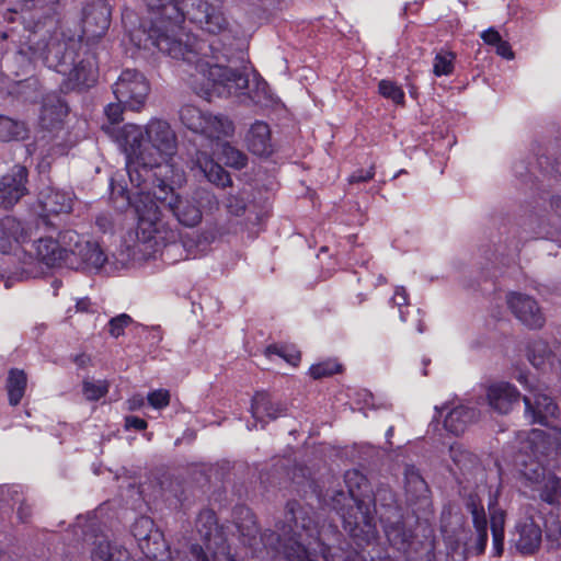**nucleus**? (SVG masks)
Instances as JSON below:
<instances>
[{"label": "nucleus", "mask_w": 561, "mask_h": 561, "mask_svg": "<svg viewBox=\"0 0 561 561\" xmlns=\"http://www.w3.org/2000/svg\"><path fill=\"white\" fill-rule=\"evenodd\" d=\"M140 1L157 16L148 31H139V45L145 49L157 47L171 58L194 66L213 89L222 87L228 93H238L248 88L249 79L243 72L224 65L228 58L219 47L179 27L178 0Z\"/></svg>", "instance_id": "obj_1"}, {"label": "nucleus", "mask_w": 561, "mask_h": 561, "mask_svg": "<svg viewBox=\"0 0 561 561\" xmlns=\"http://www.w3.org/2000/svg\"><path fill=\"white\" fill-rule=\"evenodd\" d=\"M275 531L287 561H354L352 550L334 546L337 526L308 504L288 501Z\"/></svg>", "instance_id": "obj_2"}, {"label": "nucleus", "mask_w": 561, "mask_h": 561, "mask_svg": "<svg viewBox=\"0 0 561 561\" xmlns=\"http://www.w3.org/2000/svg\"><path fill=\"white\" fill-rule=\"evenodd\" d=\"M126 168L130 183L137 188L133 208L138 218L135 245L138 252H142L141 247L147 244L154 252L159 245L175 242L178 232L163 220L153 196V191L170 186L161 178L169 165L160 163L153 152H148L144 157L127 160Z\"/></svg>", "instance_id": "obj_3"}, {"label": "nucleus", "mask_w": 561, "mask_h": 561, "mask_svg": "<svg viewBox=\"0 0 561 561\" xmlns=\"http://www.w3.org/2000/svg\"><path fill=\"white\" fill-rule=\"evenodd\" d=\"M37 31L34 37L37 36ZM48 68L65 76L61 90L69 92L88 89L98 78L96 54L75 37L54 32L47 42L30 39Z\"/></svg>", "instance_id": "obj_4"}, {"label": "nucleus", "mask_w": 561, "mask_h": 561, "mask_svg": "<svg viewBox=\"0 0 561 561\" xmlns=\"http://www.w3.org/2000/svg\"><path fill=\"white\" fill-rule=\"evenodd\" d=\"M347 492L357 501L356 513L344 515V529L354 539L369 542L375 538L373 523L371 488L367 478L358 470H348L344 474Z\"/></svg>", "instance_id": "obj_5"}, {"label": "nucleus", "mask_w": 561, "mask_h": 561, "mask_svg": "<svg viewBox=\"0 0 561 561\" xmlns=\"http://www.w3.org/2000/svg\"><path fill=\"white\" fill-rule=\"evenodd\" d=\"M153 196L171 211L176 221L186 228H194L202 222L203 203H216L215 196L204 188L194 191L192 195H180L172 186L153 191Z\"/></svg>", "instance_id": "obj_6"}, {"label": "nucleus", "mask_w": 561, "mask_h": 561, "mask_svg": "<svg viewBox=\"0 0 561 561\" xmlns=\"http://www.w3.org/2000/svg\"><path fill=\"white\" fill-rule=\"evenodd\" d=\"M180 119L187 129L203 136L211 146H219L234 133V125L229 117L203 112L193 105L180 110Z\"/></svg>", "instance_id": "obj_7"}, {"label": "nucleus", "mask_w": 561, "mask_h": 561, "mask_svg": "<svg viewBox=\"0 0 561 561\" xmlns=\"http://www.w3.org/2000/svg\"><path fill=\"white\" fill-rule=\"evenodd\" d=\"M522 449L534 457V461L525 466L523 474L533 482H539L545 477L542 458L558 449L561 450V428L533 430L528 433Z\"/></svg>", "instance_id": "obj_8"}, {"label": "nucleus", "mask_w": 561, "mask_h": 561, "mask_svg": "<svg viewBox=\"0 0 561 561\" xmlns=\"http://www.w3.org/2000/svg\"><path fill=\"white\" fill-rule=\"evenodd\" d=\"M181 13L179 25L187 19L209 34H220L229 30L230 23L220 5L214 0H178Z\"/></svg>", "instance_id": "obj_9"}, {"label": "nucleus", "mask_w": 561, "mask_h": 561, "mask_svg": "<svg viewBox=\"0 0 561 561\" xmlns=\"http://www.w3.org/2000/svg\"><path fill=\"white\" fill-rule=\"evenodd\" d=\"M449 456L455 465L450 471L465 492H476L486 483L485 469L473 453L456 443L450 445Z\"/></svg>", "instance_id": "obj_10"}, {"label": "nucleus", "mask_w": 561, "mask_h": 561, "mask_svg": "<svg viewBox=\"0 0 561 561\" xmlns=\"http://www.w3.org/2000/svg\"><path fill=\"white\" fill-rule=\"evenodd\" d=\"M149 91V82L141 72L135 69L124 70L113 85L117 101L133 111H139L144 106Z\"/></svg>", "instance_id": "obj_11"}, {"label": "nucleus", "mask_w": 561, "mask_h": 561, "mask_svg": "<svg viewBox=\"0 0 561 561\" xmlns=\"http://www.w3.org/2000/svg\"><path fill=\"white\" fill-rule=\"evenodd\" d=\"M196 528L204 542L206 554L210 553L215 559L218 554H224L226 561H237L226 552V537L222 528L217 523L214 511H202L196 520Z\"/></svg>", "instance_id": "obj_12"}, {"label": "nucleus", "mask_w": 561, "mask_h": 561, "mask_svg": "<svg viewBox=\"0 0 561 561\" xmlns=\"http://www.w3.org/2000/svg\"><path fill=\"white\" fill-rule=\"evenodd\" d=\"M148 151L154 157L170 158L178 149V138L171 125L162 119H151L145 127Z\"/></svg>", "instance_id": "obj_13"}, {"label": "nucleus", "mask_w": 561, "mask_h": 561, "mask_svg": "<svg viewBox=\"0 0 561 561\" xmlns=\"http://www.w3.org/2000/svg\"><path fill=\"white\" fill-rule=\"evenodd\" d=\"M506 304L515 318L529 330L543 328L546 316L534 297L512 291L506 296Z\"/></svg>", "instance_id": "obj_14"}, {"label": "nucleus", "mask_w": 561, "mask_h": 561, "mask_svg": "<svg viewBox=\"0 0 561 561\" xmlns=\"http://www.w3.org/2000/svg\"><path fill=\"white\" fill-rule=\"evenodd\" d=\"M111 7L105 0L88 3L82 10V31L88 38L103 36L111 24Z\"/></svg>", "instance_id": "obj_15"}, {"label": "nucleus", "mask_w": 561, "mask_h": 561, "mask_svg": "<svg viewBox=\"0 0 561 561\" xmlns=\"http://www.w3.org/2000/svg\"><path fill=\"white\" fill-rule=\"evenodd\" d=\"M27 169L23 165H14L0 180V207L5 209L14 206L27 194Z\"/></svg>", "instance_id": "obj_16"}, {"label": "nucleus", "mask_w": 561, "mask_h": 561, "mask_svg": "<svg viewBox=\"0 0 561 561\" xmlns=\"http://www.w3.org/2000/svg\"><path fill=\"white\" fill-rule=\"evenodd\" d=\"M115 140L126 154V161L148 154V145L145 129L135 124H126L121 127Z\"/></svg>", "instance_id": "obj_17"}, {"label": "nucleus", "mask_w": 561, "mask_h": 561, "mask_svg": "<svg viewBox=\"0 0 561 561\" xmlns=\"http://www.w3.org/2000/svg\"><path fill=\"white\" fill-rule=\"evenodd\" d=\"M191 169L203 175L208 182L226 187L231 184L229 173L206 151L196 149L190 154Z\"/></svg>", "instance_id": "obj_18"}, {"label": "nucleus", "mask_w": 561, "mask_h": 561, "mask_svg": "<svg viewBox=\"0 0 561 561\" xmlns=\"http://www.w3.org/2000/svg\"><path fill=\"white\" fill-rule=\"evenodd\" d=\"M72 257L67 262L76 268L100 270L107 261L106 254L101 247L88 240L71 249Z\"/></svg>", "instance_id": "obj_19"}, {"label": "nucleus", "mask_w": 561, "mask_h": 561, "mask_svg": "<svg viewBox=\"0 0 561 561\" xmlns=\"http://www.w3.org/2000/svg\"><path fill=\"white\" fill-rule=\"evenodd\" d=\"M523 400L525 402V411L531 416V422L549 426V417L554 416L558 411L553 399L538 389H531V394H525Z\"/></svg>", "instance_id": "obj_20"}, {"label": "nucleus", "mask_w": 561, "mask_h": 561, "mask_svg": "<svg viewBox=\"0 0 561 561\" xmlns=\"http://www.w3.org/2000/svg\"><path fill=\"white\" fill-rule=\"evenodd\" d=\"M512 541L520 553L533 554L541 545V529L533 518H525L516 524Z\"/></svg>", "instance_id": "obj_21"}, {"label": "nucleus", "mask_w": 561, "mask_h": 561, "mask_svg": "<svg viewBox=\"0 0 561 561\" xmlns=\"http://www.w3.org/2000/svg\"><path fill=\"white\" fill-rule=\"evenodd\" d=\"M380 523L390 545L399 551H405L411 542L413 534L404 524L403 512H392L391 515H386Z\"/></svg>", "instance_id": "obj_22"}, {"label": "nucleus", "mask_w": 561, "mask_h": 561, "mask_svg": "<svg viewBox=\"0 0 561 561\" xmlns=\"http://www.w3.org/2000/svg\"><path fill=\"white\" fill-rule=\"evenodd\" d=\"M32 232L23 224L12 216L0 217V251L5 254L14 245L31 239Z\"/></svg>", "instance_id": "obj_23"}, {"label": "nucleus", "mask_w": 561, "mask_h": 561, "mask_svg": "<svg viewBox=\"0 0 561 561\" xmlns=\"http://www.w3.org/2000/svg\"><path fill=\"white\" fill-rule=\"evenodd\" d=\"M520 393L511 383L502 381L491 385L488 389V401L492 409L501 414L508 413L517 404Z\"/></svg>", "instance_id": "obj_24"}, {"label": "nucleus", "mask_w": 561, "mask_h": 561, "mask_svg": "<svg viewBox=\"0 0 561 561\" xmlns=\"http://www.w3.org/2000/svg\"><path fill=\"white\" fill-rule=\"evenodd\" d=\"M404 490L410 504L426 505L430 501L431 490L419 469L413 465H407L404 468Z\"/></svg>", "instance_id": "obj_25"}, {"label": "nucleus", "mask_w": 561, "mask_h": 561, "mask_svg": "<svg viewBox=\"0 0 561 561\" xmlns=\"http://www.w3.org/2000/svg\"><path fill=\"white\" fill-rule=\"evenodd\" d=\"M245 141L248 149L255 156L268 157L273 153L270 126L261 121L251 125Z\"/></svg>", "instance_id": "obj_26"}, {"label": "nucleus", "mask_w": 561, "mask_h": 561, "mask_svg": "<svg viewBox=\"0 0 561 561\" xmlns=\"http://www.w3.org/2000/svg\"><path fill=\"white\" fill-rule=\"evenodd\" d=\"M371 511H373V523L376 529L375 515L378 514L379 520L386 515H391L392 512L401 513L402 507L398 504L396 494L389 485L380 484L375 491L371 490Z\"/></svg>", "instance_id": "obj_27"}, {"label": "nucleus", "mask_w": 561, "mask_h": 561, "mask_svg": "<svg viewBox=\"0 0 561 561\" xmlns=\"http://www.w3.org/2000/svg\"><path fill=\"white\" fill-rule=\"evenodd\" d=\"M38 202L46 215H58L69 213L73 199L70 193L47 187L39 193Z\"/></svg>", "instance_id": "obj_28"}, {"label": "nucleus", "mask_w": 561, "mask_h": 561, "mask_svg": "<svg viewBox=\"0 0 561 561\" xmlns=\"http://www.w3.org/2000/svg\"><path fill=\"white\" fill-rule=\"evenodd\" d=\"M321 501L334 510L344 522V515L350 512L356 513L357 501L342 488L330 486L323 494H320Z\"/></svg>", "instance_id": "obj_29"}, {"label": "nucleus", "mask_w": 561, "mask_h": 561, "mask_svg": "<svg viewBox=\"0 0 561 561\" xmlns=\"http://www.w3.org/2000/svg\"><path fill=\"white\" fill-rule=\"evenodd\" d=\"M286 405L280 401H275L266 392H257L252 399L251 412L256 421H263L264 417L275 420L286 412Z\"/></svg>", "instance_id": "obj_30"}, {"label": "nucleus", "mask_w": 561, "mask_h": 561, "mask_svg": "<svg viewBox=\"0 0 561 561\" xmlns=\"http://www.w3.org/2000/svg\"><path fill=\"white\" fill-rule=\"evenodd\" d=\"M478 411L473 408L458 405L450 410L445 416V428L455 435L462 434L470 424L478 419Z\"/></svg>", "instance_id": "obj_31"}, {"label": "nucleus", "mask_w": 561, "mask_h": 561, "mask_svg": "<svg viewBox=\"0 0 561 561\" xmlns=\"http://www.w3.org/2000/svg\"><path fill=\"white\" fill-rule=\"evenodd\" d=\"M35 254L38 261L47 266H55L65 259V250L59 242L51 237H39L34 240Z\"/></svg>", "instance_id": "obj_32"}, {"label": "nucleus", "mask_w": 561, "mask_h": 561, "mask_svg": "<svg viewBox=\"0 0 561 561\" xmlns=\"http://www.w3.org/2000/svg\"><path fill=\"white\" fill-rule=\"evenodd\" d=\"M92 561H128L129 553L122 546L112 543L105 537H99L91 551Z\"/></svg>", "instance_id": "obj_33"}, {"label": "nucleus", "mask_w": 561, "mask_h": 561, "mask_svg": "<svg viewBox=\"0 0 561 561\" xmlns=\"http://www.w3.org/2000/svg\"><path fill=\"white\" fill-rule=\"evenodd\" d=\"M236 526L242 542L249 547H254L261 539L260 528L255 522L253 514L248 510L240 511L239 520Z\"/></svg>", "instance_id": "obj_34"}, {"label": "nucleus", "mask_w": 561, "mask_h": 561, "mask_svg": "<svg viewBox=\"0 0 561 561\" xmlns=\"http://www.w3.org/2000/svg\"><path fill=\"white\" fill-rule=\"evenodd\" d=\"M27 386V376L24 370L11 368L8 373L5 389L9 403L12 407L18 405L24 397Z\"/></svg>", "instance_id": "obj_35"}, {"label": "nucleus", "mask_w": 561, "mask_h": 561, "mask_svg": "<svg viewBox=\"0 0 561 561\" xmlns=\"http://www.w3.org/2000/svg\"><path fill=\"white\" fill-rule=\"evenodd\" d=\"M145 554L153 561H163V557L168 554V547L158 531L150 533L145 536L140 543Z\"/></svg>", "instance_id": "obj_36"}, {"label": "nucleus", "mask_w": 561, "mask_h": 561, "mask_svg": "<svg viewBox=\"0 0 561 561\" xmlns=\"http://www.w3.org/2000/svg\"><path fill=\"white\" fill-rule=\"evenodd\" d=\"M27 135L26 126L23 122L11 117L0 115V140L11 141L24 139Z\"/></svg>", "instance_id": "obj_37"}, {"label": "nucleus", "mask_w": 561, "mask_h": 561, "mask_svg": "<svg viewBox=\"0 0 561 561\" xmlns=\"http://www.w3.org/2000/svg\"><path fill=\"white\" fill-rule=\"evenodd\" d=\"M553 358V345L550 346L546 341L536 340L528 347V359L536 368L543 366Z\"/></svg>", "instance_id": "obj_38"}, {"label": "nucleus", "mask_w": 561, "mask_h": 561, "mask_svg": "<svg viewBox=\"0 0 561 561\" xmlns=\"http://www.w3.org/2000/svg\"><path fill=\"white\" fill-rule=\"evenodd\" d=\"M68 114V105L59 98L45 99L42 108V118L50 122L61 121Z\"/></svg>", "instance_id": "obj_39"}, {"label": "nucleus", "mask_w": 561, "mask_h": 561, "mask_svg": "<svg viewBox=\"0 0 561 561\" xmlns=\"http://www.w3.org/2000/svg\"><path fill=\"white\" fill-rule=\"evenodd\" d=\"M111 199L115 208L119 210H125L128 207H133L135 201V193L130 194L122 183L112 180Z\"/></svg>", "instance_id": "obj_40"}, {"label": "nucleus", "mask_w": 561, "mask_h": 561, "mask_svg": "<svg viewBox=\"0 0 561 561\" xmlns=\"http://www.w3.org/2000/svg\"><path fill=\"white\" fill-rule=\"evenodd\" d=\"M218 147L221 148V159L229 167L242 169L247 165L248 157L239 149L231 146L228 141H222Z\"/></svg>", "instance_id": "obj_41"}, {"label": "nucleus", "mask_w": 561, "mask_h": 561, "mask_svg": "<svg viewBox=\"0 0 561 561\" xmlns=\"http://www.w3.org/2000/svg\"><path fill=\"white\" fill-rule=\"evenodd\" d=\"M455 55L450 51H440L435 56L433 72L435 76H449L454 71Z\"/></svg>", "instance_id": "obj_42"}, {"label": "nucleus", "mask_w": 561, "mask_h": 561, "mask_svg": "<svg viewBox=\"0 0 561 561\" xmlns=\"http://www.w3.org/2000/svg\"><path fill=\"white\" fill-rule=\"evenodd\" d=\"M84 241L83 238L80 237L76 231L73 230H66L59 234V244L61 249L65 250V262H68L72 255H71V249L76 248L80 243Z\"/></svg>", "instance_id": "obj_43"}, {"label": "nucleus", "mask_w": 561, "mask_h": 561, "mask_svg": "<svg viewBox=\"0 0 561 561\" xmlns=\"http://www.w3.org/2000/svg\"><path fill=\"white\" fill-rule=\"evenodd\" d=\"M379 93L382 96L392 100L396 104L404 103V92L392 81L381 80L379 82Z\"/></svg>", "instance_id": "obj_44"}, {"label": "nucleus", "mask_w": 561, "mask_h": 561, "mask_svg": "<svg viewBox=\"0 0 561 561\" xmlns=\"http://www.w3.org/2000/svg\"><path fill=\"white\" fill-rule=\"evenodd\" d=\"M108 391V383L104 380L83 381V393L88 400H99Z\"/></svg>", "instance_id": "obj_45"}, {"label": "nucleus", "mask_w": 561, "mask_h": 561, "mask_svg": "<svg viewBox=\"0 0 561 561\" xmlns=\"http://www.w3.org/2000/svg\"><path fill=\"white\" fill-rule=\"evenodd\" d=\"M561 497V482L556 477H549L545 481L543 489L541 491V499L550 504L554 503Z\"/></svg>", "instance_id": "obj_46"}, {"label": "nucleus", "mask_w": 561, "mask_h": 561, "mask_svg": "<svg viewBox=\"0 0 561 561\" xmlns=\"http://www.w3.org/2000/svg\"><path fill=\"white\" fill-rule=\"evenodd\" d=\"M133 319L127 313H121L108 321V333L117 339L124 334L125 328L133 323Z\"/></svg>", "instance_id": "obj_47"}, {"label": "nucleus", "mask_w": 561, "mask_h": 561, "mask_svg": "<svg viewBox=\"0 0 561 561\" xmlns=\"http://www.w3.org/2000/svg\"><path fill=\"white\" fill-rule=\"evenodd\" d=\"M341 366L332 360H327L312 365L310 367V375L313 379H321L332 376L340 370Z\"/></svg>", "instance_id": "obj_48"}, {"label": "nucleus", "mask_w": 561, "mask_h": 561, "mask_svg": "<svg viewBox=\"0 0 561 561\" xmlns=\"http://www.w3.org/2000/svg\"><path fill=\"white\" fill-rule=\"evenodd\" d=\"M225 206L230 214L234 216H241L247 208V201L243 195L239 193H231L227 196Z\"/></svg>", "instance_id": "obj_49"}, {"label": "nucleus", "mask_w": 561, "mask_h": 561, "mask_svg": "<svg viewBox=\"0 0 561 561\" xmlns=\"http://www.w3.org/2000/svg\"><path fill=\"white\" fill-rule=\"evenodd\" d=\"M266 354L267 355L275 354V355L284 358L287 363H289L291 365H297V363L300 360L299 352H288L287 347H285V346L270 345L266 348Z\"/></svg>", "instance_id": "obj_50"}, {"label": "nucleus", "mask_w": 561, "mask_h": 561, "mask_svg": "<svg viewBox=\"0 0 561 561\" xmlns=\"http://www.w3.org/2000/svg\"><path fill=\"white\" fill-rule=\"evenodd\" d=\"M147 399L154 409H163L170 403V393L165 389H159L150 392Z\"/></svg>", "instance_id": "obj_51"}, {"label": "nucleus", "mask_w": 561, "mask_h": 561, "mask_svg": "<svg viewBox=\"0 0 561 561\" xmlns=\"http://www.w3.org/2000/svg\"><path fill=\"white\" fill-rule=\"evenodd\" d=\"M473 526L476 528L477 534L488 533V522L485 517V513L483 507H478L477 505H472L471 508Z\"/></svg>", "instance_id": "obj_52"}, {"label": "nucleus", "mask_w": 561, "mask_h": 561, "mask_svg": "<svg viewBox=\"0 0 561 561\" xmlns=\"http://www.w3.org/2000/svg\"><path fill=\"white\" fill-rule=\"evenodd\" d=\"M491 531L492 535H504L505 513L496 510L491 514Z\"/></svg>", "instance_id": "obj_53"}, {"label": "nucleus", "mask_w": 561, "mask_h": 561, "mask_svg": "<svg viewBox=\"0 0 561 561\" xmlns=\"http://www.w3.org/2000/svg\"><path fill=\"white\" fill-rule=\"evenodd\" d=\"M124 106H125L124 103H121L118 101L117 103H110L105 107V110H104L105 115L112 124H116L122 119Z\"/></svg>", "instance_id": "obj_54"}, {"label": "nucleus", "mask_w": 561, "mask_h": 561, "mask_svg": "<svg viewBox=\"0 0 561 561\" xmlns=\"http://www.w3.org/2000/svg\"><path fill=\"white\" fill-rule=\"evenodd\" d=\"M550 367L556 376L561 379V342L553 343V358Z\"/></svg>", "instance_id": "obj_55"}, {"label": "nucleus", "mask_w": 561, "mask_h": 561, "mask_svg": "<svg viewBox=\"0 0 561 561\" xmlns=\"http://www.w3.org/2000/svg\"><path fill=\"white\" fill-rule=\"evenodd\" d=\"M374 170H375L374 165H371L369 168V170H367V171L358 170L350 176L348 182L350 183L367 182L374 178V174H375Z\"/></svg>", "instance_id": "obj_56"}, {"label": "nucleus", "mask_w": 561, "mask_h": 561, "mask_svg": "<svg viewBox=\"0 0 561 561\" xmlns=\"http://www.w3.org/2000/svg\"><path fill=\"white\" fill-rule=\"evenodd\" d=\"M481 38L485 44L491 46H496L503 39L500 33L493 27L482 32Z\"/></svg>", "instance_id": "obj_57"}, {"label": "nucleus", "mask_w": 561, "mask_h": 561, "mask_svg": "<svg viewBox=\"0 0 561 561\" xmlns=\"http://www.w3.org/2000/svg\"><path fill=\"white\" fill-rule=\"evenodd\" d=\"M125 427L127 430L135 428L137 431H142L147 428V422L144 419L130 415L125 417Z\"/></svg>", "instance_id": "obj_58"}, {"label": "nucleus", "mask_w": 561, "mask_h": 561, "mask_svg": "<svg viewBox=\"0 0 561 561\" xmlns=\"http://www.w3.org/2000/svg\"><path fill=\"white\" fill-rule=\"evenodd\" d=\"M496 54L502 56L505 59H513L514 53L511 48V45L506 41H501L496 46Z\"/></svg>", "instance_id": "obj_59"}, {"label": "nucleus", "mask_w": 561, "mask_h": 561, "mask_svg": "<svg viewBox=\"0 0 561 561\" xmlns=\"http://www.w3.org/2000/svg\"><path fill=\"white\" fill-rule=\"evenodd\" d=\"M492 537H493L492 557L499 558L503 554V551H504V535H492Z\"/></svg>", "instance_id": "obj_60"}, {"label": "nucleus", "mask_w": 561, "mask_h": 561, "mask_svg": "<svg viewBox=\"0 0 561 561\" xmlns=\"http://www.w3.org/2000/svg\"><path fill=\"white\" fill-rule=\"evenodd\" d=\"M95 225L100 231L106 232L112 228V219L110 216L102 214L96 217Z\"/></svg>", "instance_id": "obj_61"}, {"label": "nucleus", "mask_w": 561, "mask_h": 561, "mask_svg": "<svg viewBox=\"0 0 561 561\" xmlns=\"http://www.w3.org/2000/svg\"><path fill=\"white\" fill-rule=\"evenodd\" d=\"M32 515V508L26 502H21L18 507V516L21 522L26 523Z\"/></svg>", "instance_id": "obj_62"}, {"label": "nucleus", "mask_w": 561, "mask_h": 561, "mask_svg": "<svg viewBox=\"0 0 561 561\" xmlns=\"http://www.w3.org/2000/svg\"><path fill=\"white\" fill-rule=\"evenodd\" d=\"M191 554L194 558V561H209L208 557L204 552V548L198 545H193L191 547Z\"/></svg>", "instance_id": "obj_63"}, {"label": "nucleus", "mask_w": 561, "mask_h": 561, "mask_svg": "<svg viewBox=\"0 0 561 561\" xmlns=\"http://www.w3.org/2000/svg\"><path fill=\"white\" fill-rule=\"evenodd\" d=\"M393 302L399 307L408 304L407 293L403 287L397 288L396 294L393 296Z\"/></svg>", "instance_id": "obj_64"}]
</instances>
